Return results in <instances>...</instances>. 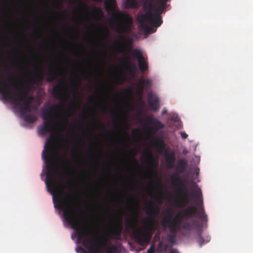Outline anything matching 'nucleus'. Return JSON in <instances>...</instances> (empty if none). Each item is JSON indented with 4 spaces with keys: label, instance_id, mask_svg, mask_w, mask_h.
<instances>
[{
    "label": "nucleus",
    "instance_id": "dca6fc26",
    "mask_svg": "<svg viewBox=\"0 0 253 253\" xmlns=\"http://www.w3.org/2000/svg\"><path fill=\"white\" fill-rule=\"evenodd\" d=\"M187 166V161L185 159H181L178 160L176 167V171L179 173H184L186 170Z\"/></svg>",
    "mask_w": 253,
    "mask_h": 253
},
{
    "label": "nucleus",
    "instance_id": "79ce46f5",
    "mask_svg": "<svg viewBox=\"0 0 253 253\" xmlns=\"http://www.w3.org/2000/svg\"><path fill=\"white\" fill-rule=\"evenodd\" d=\"M169 253H179L178 250L175 249H172Z\"/></svg>",
    "mask_w": 253,
    "mask_h": 253
},
{
    "label": "nucleus",
    "instance_id": "6ab92c4d",
    "mask_svg": "<svg viewBox=\"0 0 253 253\" xmlns=\"http://www.w3.org/2000/svg\"><path fill=\"white\" fill-rule=\"evenodd\" d=\"M139 84L138 90L140 93L142 94L144 89H147L150 87L151 81L148 79H141L139 80Z\"/></svg>",
    "mask_w": 253,
    "mask_h": 253
},
{
    "label": "nucleus",
    "instance_id": "423d86ee",
    "mask_svg": "<svg viewBox=\"0 0 253 253\" xmlns=\"http://www.w3.org/2000/svg\"><path fill=\"white\" fill-rule=\"evenodd\" d=\"M54 137L51 135L46 141L44 149L42 151V157L46 165V186L48 191L51 193L53 202L55 203L56 200L54 197L57 194V190L55 177L56 174V169L54 158L56 150L54 147Z\"/></svg>",
    "mask_w": 253,
    "mask_h": 253
},
{
    "label": "nucleus",
    "instance_id": "4468645a",
    "mask_svg": "<svg viewBox=\"0 0 253 253\" xmlns=\"http://www.w3.org/2000/svg\"><path fill=\"white\" fill-rule=\"evenodd\" d=\"M165 157L167 162V167L169 169H172L174 167L175 161V155L173 151L166 152Z\"/></svg>",
    "mask_w": 253,
    "mask_h": 253
},
{
    "label": "nucleus",
    "instance_id": "39448f33",
    "mask_svg": "<svg viewBox=\"0 0 253 253\" xmlns=\"http://www.w3.org/2000/svg\"><path fill=\"white\" fill-rule=\"evenodd\" d=\"M194 186L197 187V188L194 191L191 196L197 201L198 209L194 206H187L189 203L190 200L188 190L185 188L181 194L182 197L181 200L175 202L176 205L178 208H184L178 213L180 214V216L184 220L197 216L202 221L207 222L208 221V215L205 211L201 189L196 184H194Z\"/></svg>",
    "mask_w": 253,
    "mask_h": 253
},
{
    "label": "nucleus",
    "instance_id": "393cba45",
    "mask_svg": "<svg viewBox=\"0 0 253 253\" xmlns=\"http://www.w3.org/2000/svg\"><path fill=\"white\" fill-rule=\"evenodd\" d=\"M126 6L127 8H137L138 3L137 0H126Z\"/></svg>",
    "mask_w": 253,
    "mask_h": 253
},
{
    "label": "nucleus",
    "instance_id": "4be33fe9",
    "mask_svg": "<svg viewBox=\"0 0 253 253\" xmlns=\"http://www.w3.org/2000/svg\"><path fill=\"white\" fill-rule=\"evenodd\" d=\"M42 79V76H40L36 73L30 79H29L28 81L30 84H36L41 82Z\"/></svg>",
    "mask_w": 253,
    "mask_h": 253
},
{
    "label": "nucleus",
    "instance_id": "4c0bfd02",
    "mask_svg": "<svg viewBox=\"0 0 253 253\" xmlns=\"http://www.w3.org/2000/svg\"><path fill=\"white\" fill-rule=\"evenodd\" d=\"M28 102L31 103V102L34 100V97L32 95L27 96L26 99Z\"/></svg>",
    "mask_w": 253,
    "mask_h": 253
},
{
    "label": "nucleus",
    "instance_id": "7c9ffc66",
    "mask_svg": "<svg viewBox=\"0 0 253 253\" xmlns=\"http://www.w3.org/2000/svg\"><path fill=\"white\" fill-rule=\"evenodd\" d=\"M15 66L18 68V69L21 73L24 74H26L27 73L25 71L26 68L22 64L16 65Z\"/></svg>",
    "mask_w": 253,
    "mask_h": 253
},
{
    "label": "nucleus",
    "instance_id": "72a5a7b5",
    "mask_svg": "<svg viewBox=\"0 0 253 253\" xmlns=\"http://www.w3.org/2000/svg\"><path fill=\"white\" fill-rule=\"evenodd\" d=\"M93 121L94 122V123L98 126H99V127H100L101 128H104V125L102 124H101L99 121V120H97L96 118V117L95 116H93Z\"/></svg>",
    "mask_w": 253,
    "mask_h": 253
},
{
    "label": "nucleus",
    "instance_id": "f3484780",
    "mask_svg": "<svg viewBox=\"0 0 253 253\" xmlns=\"http://www.w3.org/2000/svg\"><path fill=\"white\" fill-rule=\"evenodd\" d=\"M138 216V211L137 209L136 208L133 211L132 216L126 220L127 224L130 227L135 228L137 223Z\"/></svg>",
    "mask_w": 253,
    "mask_h": 253
},
{
    "label": "nucleus",
    "instance_id": "052dcab7",
    "mask_svg": "<svg viewBox=\"0 0 253 253\" xmlns=\"http://www.w3.org/2000/svg\"><path fill=\"white\" fill-rule=\"evenodd\" d=\"M65 26H69V25H68V24H66V25H65Z\"/></svg>",
    "mask_w": 253,
    "mask_h": 253
},
{
    "label": "nucleus",
    "instance_id": "a19ab883",
    "mask_svg": "<svg viewBox=\"0 0 253 253\" xmlns=\"http://www.w3.org/2000/svg\"><path fill=\"white\" fill-rule=\"evenodd\" d=\"M131 153L132 154L133 156H134L135 154H136V150H135V148H132L130 150Z\"/></svg>",
    "mask_w": 253,
    "mask_h": 253
},
{
    "label": "nucleus",
    "instance_id": "c9c22d12",
    "mask_svg": "<svg viewBox=\"0 0 253 253\" xmlns=\"http://www.w3.org/2000/svg\"><path fill=\"white\" fill-rule=\"evenodd\" d=\"M157 146L159 148H161V149H164L165 148V144H164V143L163 142H162L161 143H158L157 145Z\"/></svg>",
    "mask_w": 253,
    "mask_h": 253
},
{
    "label": "nucleus",
    "instance_id": "cd10ccee",
    "mask_svg": "<svg viewBox=\"0 0 253 253\" xmlns=\"http://www.w3.org/2000/svg\"><path fill=\"white\" fill-rule=\"evenodd\" d=\"M147 161L149 163H150V164L152 166H153L156 168H158V165H159L158 163L154 162V161L152 158V155L151 153H150V152L148 154Z\"/></svg>",
    "mask_w": 253,
    "mask_h": 253
},
{
    "label": "nucleus",
    "instance_id": "49530a36",
    "mask_svg": "<svg viewBox=\"0 0 253 253\" xmlns=\"http://www.w3.org/2000/svg\"><path fill=\"white\" fill-rule=\"evenodd\" d=\"M133 163L135 164H137V160L135 159V158H133Z\"/></svg>",
    "mask_w": 253,
    "mask_h": 253
},
{
    "label": "nucleus",
    "instance_id": "0eeeda50",
    "mask_svg": "<svg viewBox=\"0 0 253 253\" xmlns=\"http://www.w3.org/2000/svg\"><path fill=\"white\" fill-rule=\"evenodd\" d=\"M17 87L18 85L13 74L6 78H3V74H0V94L3 100L10 101L14 105L22 103L26 99L30 91V87L26 85L23 90L19 91L14 95L12 88L17 89Z\"/></svg>",
    "mask_w": 253,
    "mask_h": 253
},
{
    "label": "nucleus",
    "instance_id": "f257e3e1",
    "mask_svg": "<svg viewBox=\"0 0 253 253\" xmlns=\"http://www.w3.org/2000/svg\"><path fill=\"white\" fill-rule=\"evenodd\" d=\"M59 208L63 211L65 220L75 231L78 242L81 243L89 253H103V243L97 233L88 230V227L80 219V213L75 209V202L72 195L67 194L63 200L57 201Z\"/></svg>",
    "mask_w": 253,
    "mask_h": 253
},
{
    "label": "nucleus",
    "instance_id": "20e7f679",
    "mask_svg": "<svg viewBox=\"0 0 253 253\" xmlns=\"http://www.w3.org/2000/svg\"><path fill=\"white\" fill-rule=\"evenodd\" d=\"M144 210L147 214L142 220L145 231L139 228L134 230L132 232L135 241L141 246L148 244L152 235L158 229L156 218L160 212L159 208L152 201L146 203Z\"/></svg>",
    "mask_w": 253,
    "mask_h": 253
},
{
    "label": "nucleus",
    "instance_id": "864d4df0",
    "mask_svg": "<svg viewBox=\"0 0 253 253\" xmlns=\"http://www.w3.org/2000/svg\"><path fill=\"white\" fill-rule=\"evenodd\" d=\"M132 199L133 200L136 201V199H135V198L132 197Z\"/></svg>",
    "mask_w": 253,
    "mask_h": 253
},
{
    "label": "nucleus",
    "instance_id": "1a4fd4ad",
    "mask_svg": "<svg viewBox=\"0 0 253 253\" xmlns=\"http://www.w3.org/2000/svg\"><path fill=\"white\" fill-rule=\"evenodd\" d=\"M183 220L184 219L180 216V213H177L172 219L171 214L169 213L166 217L162 219L161 224L164 228L168 227L171 234H175L181 229V224Z\"/></svg>",
    "mask_w": 253,
    "mask_h": 253
},
{
    "label": "nucleus",
    "instance_id": "473e14b6",
    "mask_svg": "<svg viewBox=\"0 0 253 253\" xmlns=\"http://www.w3.org/2000/svg\"><path fill=\"white\" fill-rule=\"evenodd\" d=\"M198 242L200 247H201L203 244L205 243V241L203 237L201 235V233H199L198 241Z\"/></svg>",
    "mask_w": 253,
    "mask_h": 253
},
{
    "label": "nucleus",
    "instance_id": "c756f323",
    "mask_svg": "<svg viewBox=\"0 0 253 253\" xmlns=\"http://www.w3.org/2000/svg\"><path fill=\"white\" fill-rule=\"evenodd\" d=\"M193 224L195 226V228L197 230L199 233L201 232L202 226L196 220L193 221Z\"/></svg>",
    "mask_w": 253,
    "mask_h": 253
},
{
    "label": "nucleus",
    "instance_id": "7ed1b4c3",
    "mask_svg": "<svg viewBox=\"0 0 253 253\" xmlns=\"http://www.w3.org/2000/svg\"><path fill=\"white\" fill-rule=\"evenodd\" d=\"M168 1L158 0H146L144 4L146 12L138 16L139 29L146 34H151L156 31L155 29L147 25L150 24L153 27L157 28L163 23L161 14L166 8Z\"/></svg>",
    "mask_w": 253,
    "mask_h": 253
},
{
    "label": "nucleus",
    "instance_id": "9b49d317",
    "mask_svg": "<svg viewBox=\"0 0 253 253\" xmlns=\"http://www.w3.org/2000/svg\"><path fill=\"white\" fill-rule=\"evenodd\" d=\"M131 56L137 59L138 64L141 72L144 73L148 69V61L143 55L141 50L134 49L132 50Z\"/></svg>",
    "mask_w": 253,
    "mask_h": 253
},
{
    "label": "nucleus",
    "instance_id": "ddd939ff",
    "mask_svg": "<svg viewBox=\"0 0 253 253\" xmlns=\"http://www.w3.org/2000/svg\"><path fill=\"white\" fill-rule=\"evenodd\" d=\"M147 120L149 124L152 125V126L150 128V130L153 134H155L158 130L165 127L163 123L157 119L154 118L153 116L147 117Z\"/></svg>",
    "mask_w": 253,
    "mask_h": 253
},
{
    "label": "nucleus",
    "instance_id": "5701e85b",
    "mask_svg": "<svg viewBox=\"0 0 253 253\" xmlns=\"http://www.w3.org/2000/svg\"><path fill=\"white\" fill-rule=\"evenodd\" d=\"M24 121L28 123L32 124L37 121L36 117L33 114H29V113L22 115Z\"/></svg>",
    "mask_w": 253,
    "mask_h": 253
},
{
    "label": "nucleus",
    "instance_id": "f8f14e48",
    "mask_svg": "<svg viewBox=\"0 0 253 253\" xmlns=\"http://www.w3.org/2000/svg\"><path fill=\"white\" fill-rule=\"evenodd\" d=\"M148 103L150 109L157 111L160 108V99L155 94L149 92L147 95Z\"/></svg>",
    "mask_w": 253,
    "mask_h": 253
},
{
    "label": "nucleus",
    "instance_id": "4d7b16f0",
    "mask_svg": "<svg viewBox=\"0 0 253 253\" xmlns=\"http://www.w3.org/2000/svg\"><path fill=\"white\" fill-rule=\"evenodd\" d=\"M72 2L74 3L75 2V0H72Z\"/></svg>",
    "mask_w": 253,
    "mask_h": 253
},
{
    "label": "nucleus",
    "instance_id": "8fccbe9b",
    "mask_svg": "<svg viewBox=\"0 0 253 253\" xmlns=\"http://www.w3.org/2000/svg\"><path fill=\"white\" fill-rule=\"evenodd\" d=\"M120 38H121L122 39H123V40H124V36H123L121 35V36H120Z\"/></svg>",
    "mask_w": 253,
    "mask_h": 253
},
{
    "label": "nucleus",
    "instance_id": "ea45409f",
    "mask_svg": "<svg viewBox=\"0 0 253 253\" xmlns=\"http://www.w3.org/2000/svg\"><path fill=\"white\" fill-rule=\"evenodd\" d=\"M147 253H154V250L151 247L147 250Z\"/></svg>",
    "mask_w": 253,
    "mask_h": 253
},
{
    "label": "nucleus",
    "instance_id": "2eb2a0df",
    "mask_svg": "<svg viewBox=\"0 0 253 253\" xmlns=\"http://www.w3.org/2000/svg\"><path fill=\"white\" fill-rule=\"evenodd\" d=\"M123 247L121 243H116L114 245H109L107 247L106 253H121Z\"/></svg>",
    "mask_w": 253,
    "mask_h": 253
},
{
    "label": "nucleus",
    "instance_id": "3c124183",
    "mask_svg": "<svg viewBox=\"0 0 253 253\" xmlns=\"http://www.w3.org/2000/svg\"><path fill=\"white\" fill-rule=\"evenodd\" d=\"M57 196H58V198H61V195H60V194H57Z\"/></svg>",
    "mask_w": 253,
    "mask_h": 253
},
{
    "label": "nucleus",
    "instance_id": "e433bc0d",
    "mask_svg": "<svg viewBox=\"0 0 253 253\" xmlns=\"http://www.w3.org/2000/svg\"><path fill=\"white\" fill-rule=\"evenodd\" d=\"M180 135H181V137L183 138V139H186L188 137V134H187L184 131H181L180 132Z\"/></svg>",
    "mask_w": 253,
    "mask_h": 253
},
{
    "label": "nucleus",
    "instance_id": "412c9836",
    "mask_svg": "<svg viewBox=\"0 0 253 253\" xmlns=\"http://www.w3.org/2000/svg\"><path fill=\"white\" fill-rule=\"evenodd\" d=\"M15 106L19 108L21 115L30 113L31 112V106L23 105L22 103H20V104H17Z\"/></svg>",
    "mask_w": 253,
    "mask_h": 253
},
{
    "label": "nucleus",
    "instance_id": "2f4dec72",
    "mask_svg": "<svg viewBox=\"0 0 253 253\" xmlns=\"http://www.w3.org/2000/svg\"><path fill=\"white\" fill-rule=\"evenodd\" d=\"M69 116V114H67L66 116H64L61 118V120L58 123L61 125H65L67 123L68 119L67 117Z\"/></svg>",
    "mask_w": 253,
    "mask_h": 253
},
{
    "label": "nucleus",
    "instance_id": "6e6552de",
    "mask_svg": "<svg viewBox=\"0 0 253 253\" xmlns=\"http://www.w3.org/2000/svg\"><path fill=\"white\" fill-rule=\"evenodd\" d=\"M117 23L115 30L120 34H128L131 30L133 19L128 13L125 12L118 11L115 14Z\"/></svg>",
    "mask_w": 253,
    "mask_h": 253
},
{
    "label": "nucleus",
    "instance_id": "a211bd4d",
    "mask_svg": "<svg viewBox=\"0 0 253 253\" xmlns=\"http://www.w3.org/2000/svg\"><path fill=\"white\" fill-rule=\"evenodd\" d=\"M123 66L130 72H133L135 69V66L132 63L128 55H126L124 57Z\"/></svg>",
    "mask_w": 253,
    "mask_h": 253
},
{
    "label": "nucleus",
    "instance_id": "58836bf2",
    "mask_svg": "<svg viewBox=\"0 0 253 253\" xmlns=\"http://www.w3.org/2000/svg\"><path fill=\"white\" fill-rule=\"evenodd\" d=\"M23 104L22 105H25V106H31V103L30 102H28V100H27L26 99H25V100H24L23 101Z\"/></svg>",
    "mask_w": 253,
    "mask_h": 253
},
{
    "label": "nucleus",
    "instance_id": "13d9d810",
    "mask_svg": "<svg viewBox=\"0 0 253 253\" xmlns=\"http://www.w3.org/2000/svg\"><path fill=\"white\" fill-rule=\"evenodd\" d=\"M100 90V88H97V91H99V90Z\"/></svg>",
    "mask_w": 253,
    "mask_h": 253
},
{
    "label": "nucleus",
    "instance_id": "6e6d98bb",
    "mask_svg": "<svg viewBox=\"0 0 253 253\" xmlns=\"http://www.w3.org/2000/svg\"><path fill=\"white\" fill-rule=\"evenodd\" d=\"M123 43H124L123 41H122V42H121V45H122Z\"/></svg>",
    "mask_w": 253,
    "mask_h": 253
},
{
    "label": "nucleus",
    "instance_id": "5fc2aeb1",
    "mask_svg": "<svg viewBox=\"0 0 253 253\" xmlns=\"http://www.w3.org/2000/svg\"><path fill=\"white\" fill-rule=\"evenodd\" d=\"M119 42H120V41H117L116 42V43H119Z\"/></svg>",
    "mask_w": 253,
    "mask_h": 253
},
{
    "label": "nucleus",
    "instance_id": "9d476101",
    "mask_svg": "<svg viewBox=\"0 0 253 253\" xmlns=\"http://www.w3.org/2000/svg\"><path fill=\"white\" fill-rule=\"evenodd\" d=\"M122 232V219L120 222L115 226L114 228L108 231L106 234V237L103 240V244L107 245L110 240L116 241L121 240V234Z\"/></svg>",
    "mask_w": 253,
    "mask_h": 253
},
{
    "label": "nucleus",
    "instance_id": "603ef678",
    "mask_svg": "<svg viewBox=\"0 0 253 253\" xmlns=\"http://www.w3.org/2000/svg\"><path fill=\"white\" fill-rule=\"evenodd\" d=\"M136 207H137L138 205V203L137 201H136Z\"/></svg>",
    "mask_w": 253,
    "mask_h": 253
},
{
    "label": "nucleus",
    "instance_id": "aec40b11",
    "mask_svg": "<svg viewBox=\"0 0 253 253\" xmlns=\"http://www.w3.org/2000/svg\"><path fill=\"white\" fill-rule=\"evenodd\" d=\"M104 4L105 9L108 12L113 11L116 7L115 0H105Z\"/></svg>",
    "mask_w": 253,
    "mask_h": 253
},
{
    "label": "nucleus",
    "instance_id": "de8ad7c7",
    "mask_svg": "<svg viewBox=\"0 0 253 253\" xmlns=\"http://www.w3.org/2000/svg\"><path fill=\"white\" fill-rule=\"evenodd\" d=\"M79 7L80 9H82L83 7V5H79Z\"/></svg>",
    "mask_w": 253,
    "mask_h": 253
},
{
    "label": "nucleus",
    "instance_id": "09e8293b",
    "mask_svg": "<svg viewBox=\"0 0 253 253\" xmlns=\"http://www.w3.org/2000/svg\"><path fill=\"white\" fill-rule=\"evenodd\" d=\"M89 100H90V101H94V99H93V98H92V97H89Z\"/></svg>",
    "mask_w": 253,
    "mask_h": 253
},
{
    "label": "nucleus",
    "instance_id": "bb28decb",
    "mask_svg": "<svg viewBox=\"0 0 253 253\" xmlns=\"http://www.w3.org/2000/svg\"><path fill=\"white\" fill-rule=\"evenodd\" d=\"M181 173H179L177 171L172 173L170 176L171 180L172 181V185H176V182L177 180L179 179L180 177V174Z\"/></svg>",
    "mask_w": 253,
    "mask_h": 253
},
{
    "label": "nucleus",
    "instance_id": "680f3d73",
    "mask_svg": "<svg viewBox=\"0 0 253 253\" xmlns=\"http://www.w3.org/2000/svg\"><path fill=\"white\" fill-rule=\"evenodd\" d=\"M80 45H81V46H82V47H83V44H81Z\"/></svg>",
    "mask_w": 253,
    "mask_h": 253
},
{
    "label": "nucleus",
    "instance_id": "a878e982",
    "mask_svg": "<svg viewBox=\"0 0 253 253\" xmlns=\"http://www.w3.org/2000/svg\"><path fill=\"white\" fill-rule=\"evenodd\" d=\"M184 181L180 177L178 180L176 182V185H172L173 187L177 188L179 191L182 190V187H184Z\"/></svg>",
    "mask_w": 253,
    "mask_h": 253
},
{
    "label": "nucleus",
    "instance_id": "bf43d9fd",
    "mask_svg": "<svg viewBox=\"0 0 253 253\" xmlns=\"http://www.w3.org/2000/svg\"><path fill=\"white\" fill-rule=\"evenodd\" d=\"M115 114L117 115V116H118V114L116 112L115 113Z\"/></svg>",
    "mask_w": 253,
    "mask_h": 253
},
{
    "label": "nucleus",
    "instance_id": "c85d7f7f",
    "mask_svg": "<svg viewBox=\"0 0 253 253\" xmlns=\"http://www.w3.org/2000/svg\"><path fill=\"white\" fill-rule=\"evenodd\" d=\"M193 226V222L191 223L189 222L186 221L183 224L181 227L186 230L191 231L192 229Z\"/></svg>",
    "mask_w": 253,
    "mask_h": 253
},
{
    "label": "nucleus",
    "instance_id": "c03bdc74",
    "mask_svg": "<svg viewBox=\"0 0 253 253\" xmlns=\"http://www.w3.org/2000/svg\"><path fill=\"white\" fill-rule=\"evenodd\" d=\"M100 108H101V110H102L103 111H105V110H106V106L104 105H102L100 106Z\"/></svg>",
    "mask_w": 253,
    "mask_h": 253
},
{
    "label": "nucleus",
    "instance_id": "a18cd8bd",
    "mask_svg": "<svg viewBox=\"0 0 253 253\" xmlns=\"http://www.w3.org/2000/svg\"><path fill=\"white\" fill-rule=\"evenodd\" d=\"M167 113V110L165 109H164L162 111V115H165Z\"/></svg>",
    "mask_w": 253,
    "mask_h": 253
},
{
    "label": "nucleus",
    "instance_id": "37998d69",
    "mask_svg": "<svg viewBox=\"0 0 253 253\" xmlns=\"http://www.w3.org/2000/svg\"><path fill=\"white\" fill-rule=\"evenodd\" d=\"M149 171L151 174H156V171H155L153 169H149Z\"/></svg>",
    "mask_w": 253,
    "mask_h": 253
},
{
    "label": "nucleus",
    "instance_id": "f704fd0d",
    "mask_svg": "<svg viewBox=\"0 0 253 253\" xmlns=\"http://www.w3.org/2000/svg\"><path fill=\"white\" fill-rule=\"evenodd\" d=\"M73 94L74 95V96H75V97L76 98H77V99H79L80 98L79 93L78 92L77 89H75L73 91Z\"/></svg>",
    "mask_w": 253,
    "mask_h": 253
},
{
    "label": "nucleus",
    "instance_id": "f03ea898",
    "mask_svg": "<svg viewBox=\"0 0 253 253\" xmlns=\"http://www.w3.org/2000/svg\"><path fill=\"white\" fill-rule=\"evenodd\" d=\"M65 84V80L61 79L58 84L53 86L52 90L53 97L60 100L61 102L59 104H53L42 109L41 115L43 123L39 128V133L41 135L53 132L55 129L54 121L60 117L57 111L64 107V102L69 98Z\"/></svg>",
    "mask_w": 253,
    "mask_h": 253
},
{
    "label": "nucleus",
    "instance_id": "b1692460",
    "mask_svg": "<svg viewBox=\"0 0 253 253\" xmlns=\"http://www.w3.org/2000/svg\"><path fill=\"white\" fill-rule=\"evenodd\" d=\"M48 74L50 76L47 78L46 80L48 82H51L56 79L58 72L55 70L54 67L52 66L51 69L48 73Z\"/></svg>",
    "mask_w": 253,
    "mask_h": 253
}]
</instances>
